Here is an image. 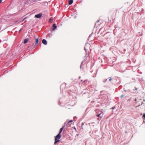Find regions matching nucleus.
Instances as JSON below:
<instances>
[{
    "label": "nucleus",
    "instance_id": "dca6fc26",
    "mask_svg": "<svg viewBox=\"0 0 145 145\" xmlns=\"http://www.w3.org/2000/svg\"><path fill=\"white\" fill-rule=\"evenodd\" d=\"M84 50H85L86 52V49L85 48H84Z\"/></svg>",
    "mask_w": 145,
    "mask_h": 145
},
{
    "label": "nucleus",
    "instance_id": "9d476101",
    "mask_svg": "<svg viewBox=\"0 0 145 145\" xmlns=\"http://www.w3.org/2000/svg\"><path fill=\"white\" fill-rule=\"evenodd\" d=\"M97 117H100L101 118H102L103 117V115H101V114H99L97 115Z\"/></svg>",
    "mask_w": 145,
    "mask_h": 145
},
{
    "label": "nucleus",
    "instance_id": "f8f14e48",
    "mask_svg": "<svg viewBox=\"0 0 145 145\" xmlns=\"http://www.w3.org/2000/svg\"><path fill=\"white\" fill-rule=\"evenodd\" d=\"M53 20V19H49V22H50V23H51L52 21Z\"/></svg>",
    "mask_w": 145,
    "mask_h": 145
},
{
    "label": "nucleus",
    "instance_id": "6e6552de",
    "mask_svg": "<svg viewBox=\"0 0 145 145\" xmlns=\"http://www.w3.org/2000/svg\"><path fill=\"white\" fill-rule=\"evenodd\" d=\"M39 42V38L36 39L35 40V44H38Z\"/></svg>",
    "mask_w": 145,
    "mask_h": 145
},
{
    "label": "nucleus",
    "instance_id": "39448f33",
    "mask_svg": "<svg viewBox=\"0 0 145 145\" xmlns=\"http://www.w3.org/2000/svg\"><path fill=\"white\" fill-rule=\"evenodd\" d=\"M73 2V0H68V4L69 5L71 4Z\"/></svg>",
    "mask_w": 145,
    "mask_h": 145
},
{
    "label": "nucleus",
    "instance_id": "f03ea898",
    "mask_svg": "<svg viewBox=\"0 0 145 145\" xmlns=\"http://www.w3.org/2000/svg\"><path fill=\"white\" fill-rule=\"evenodd\" d=\"M42 14L41 13L39 14H37L35 16V17L39 18H40L42 16Z\"/></svg>",
    "mask_w": 145,
    "mask_h": 145
},
{
    "label": "nucleus",
    "instance_id": "20e7f679",
    "mask_svg": "<svg viewBox=\"0 0 145 145\" xmlns=\"http://www.w3.org/2000/svg\"><path fill=\"white\" fill-rule=\"evenodd\" d=\"M42 42L43 44L45 45H46L47 44V41L44 39H43L42 40Z\"/></svg>",
    "mask_w": 145,
    "mask_h": 145
},
{
    "label": "nucleus",
    "instance_id": "423d86ee",
    "mask_svg": "<svg viewBox=\"0 0 145 145\" xmlns=\"http://www.w3.org/2000/svg\"><path fill=\"white\" fill-rule=\"evenodd\" d=\"M53 28L52 29V30H54L55 29H56L57 28V26H56V25L55 24H54L53 25Z\"/></svg>",
    "mask_w": 145,
    "mask_h": 145
},
{
    "label": "nucleus",
    "instance_id": "f3484780",
    "mask_svg": "<svg viewBox=\"0 0 145 145\" xmlns=\"http://www.w3.org/2000/svg\"><path fill=\"white\" fill-rule=\"evenodd\" d=\"M107 79H106V81H107Z\"/></svg>",
    "mask_w": 145,
    "mask_h": 145
},
{
    "label": "nucleus",
    "instance_id": "9b49d317",
    "mask_svg": "<svg viewBox=\"0 0 145 145\" xmlns=\"http://www.w3.org/2000/svg\"><path fill=\"white\" fill-rule=\"evenodd\" d=\"M73 121V120H70V121H69L68 122V123H67V125H69V123H70L71 122H72Z\"/></svg>",
    "mask_w": 145,
    "mask_h": 145
},
{
    "label": "nucleus",
    "instance_id": "2eb2a0df",
    "mask_svg": "<svg viewBox=\"0 0 145 145\" xmlns=\"http://www.w3.org/2000/svg\"><path fill=\"white\" fill-rule=\"evenodd\" d=\"M112 79V78H110V79H109V81H111V80Z\"/></svg>",
    "mask_w": 145,
    "mask_h": 145
},
{
    "label": "nucleus",
    "instance_id": "0eeeda50",
    "mask_svg": "<svg viewBox=\"0 0 145 145\" xmlns=\"http://www.w3.org/2000/svg\"><path fill=\"white\" fill-rule=\"evenodd\" d=\"M64 127V126H63L60 129V131H59V134H60V133H61V132H62V131L63 129V128Z\"/></svg>",
    "mask_w": 145,
    "mask_h": 145
},
{
    "label": "nucleus",
    "instance_id": "4468645a",
    "mask_svg": "<svg viewBox=\"0 0 145 145\" xmlns=\"http://www.w3.org/2000/svg\"><path fill=\"white\" fill-rule=\"evenodd\" d=\"M143 117L145 118V113L143 115Z\"/></svg>",
    "mask_w": 145,
    "mask_h": 145
},
{
    "label": "nucleus",
    "instance_id": "7ed1b4c3",
    "mask_svg": "<svg viewBox=\"0 0 145 145\" xmlns=\"http://www.w3.org/2000/svg\"><path fill=\"white\" fill-rule=\"evenodd\" d=\"M24 19H19L16 22L18 24L24 21Z\"/></svg>",
    "mask_w": 145,
    "mask_h": 145
},
{
    "label": "nucleus",
    "instance_id": "ddd939ff",
    "mask_svg": "<svg viewBox=\"0 0 145 145\" xmlns=\"http://www.w3.org/2000/svg\"><path fill=\"white\" fill-rule=\"evenodd\" d=\"M5 0H0V3H1L2 2H4Z\"/></svg>",
    "mask_w": 145,
    "mask_h": 145
},
{
    "label": "nucleus",
    "instance_id": "f257e3e1",
    "mask_svg": "<svg viewBox=\"0 0 145 145\" xmlns=\"http://www.w3.org/2000/svg\"><path fill=\"white\" fill-rule=\"evenodd\" d=\"M61 137V135L60 134H58V135L56 136L55 138V142L54 144V145H55L58 142L60 141L59 139Z\"/></svg>",
    "mask_w": 145,
    "mask_h": 145
},
{
    "label": "nucleus",
    "instance_id": "1a4fd4ad",
    "mask_svg": "<svg viewBox=\"0 0 145 145\" xmlns=\"http://www.w3.org/2000/svg\"><path fill=\"white\" fill-rule=\"evenodd\" d=\"M27 41H28V40L27 39H25L24 40V44L26 43L27 42Z\"/></svg>",
    "mask_w": 145,
    "mask_h": 145
}]
</instances>
